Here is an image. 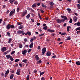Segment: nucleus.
Here are the masks:
<instances>
[{"instance_id": "nucleus-21", "label": "nucleus", "mask_w": 80, "mask_h": 80, "mask_svg": "<svg viewBox=\"0 0 80 80\" xmlns=\"http://www.w3.org/2000/svg\"><path fill=\"white\" fill-rule=\"evenodd\" d=\"M6 28L7 29H10V24H8Z\"/></svg>"}, {"instance_id": "nucleus-10", "label": "nucleus", "mask_w": 80, "mask_h": 80, "mask_svg": "<svg viewBox=\"0 0 80 80\" xmlns=\"http://www.w3.org/2000/svg\"><path fill=\"white\" fill-rule=\"evenodd\" d=\"M46 55L47 56H50L51 55V52L49 51H48L47 53H46Z\"/></svg>"}, {"instance_id": "nucleus-35", "label": "nucleus", "mask_w": 80, "mask_h": 80, "mask_svg": "<svg viewBox=\"0 0 80 80\" xmlns=\"http://www.w3.org/2000/svg\"><path fill=\"white\" fill-rule=\"evenodd\" d=\"M24 42H28V39H27V38H24Z\"/></svg>"}, {"instance_id": "nucleus-56", "label": "nucleus", "mask_w": 80, "mask_h": 80, "mask_svg": "<svg viewBox=\"0 0 80 80\" xmlns=\"http://www.w3.org/2000/svg\"><path fill=\"white\" fill-rule=\"evenodd\" d=\"M19 65L20 66V67H22V66L23 65V64L22 63H19Z\"/></svg>"}, {"instance_id": "nucleus-28", "label": "nucleus", "mask_w": 80, "mask_h": 80, "mask_svg": "<svg viewBox=\"0 0 80 80\" xmlns=\"http://www.w3.org/2000/svg\"><path fill=\"white\" fill-rule=\"evenodd\" d=\"M19 48H22V47H23V45H22V44H19Z\"/></svg>"}, {"instance_id": "nucleus-4", "label": "nucleus", "mask_w": 80, "mask_h": 80, "mask_svg": "<svg viewBox=\"0 0 80 80\" xmlns=\"http://www.w3.org/2000/svg\"><path fill=\"white\" fill-rule=\"evenodd\" d=\"M15 9H14L10 13L9 15L10 16H12L14 13H15Z\"/></svg>"}, {"instance_id": "nucleus-60", "label": "nucleus", "mask_w": 80, "mask_h": 80, "mask_svg": "<svg viewBox=\"0 0 80 80\" xmlns=\"http://www.w3.org/2000/svg\"><path fill=\"white\" fill-rule=\"evenodd\" d=\"M62 22H65V20H66L65 19H62L61 20Z\"/></svg>"}, {"instance_id": "nucleus-37", "label": "nucleus", "mask_w": 80, "mask_h": 80, "mask_svg": "<svg viewBox=\"0 0 80 80\" xmlns=\"http://www.w3.org/2000/svg\"><path fill=\"white\" fill-rule=\"evenodd\" d=\"M17 12H19L20 11V8H17Z\"/></svg>"}, {"instance_id": "nucleus-6", "label": "nucleus", "mask_w": 80, "mask_h": 80, "mask_svg": "<svg viewBox=\"0 0 80 80\" xmlns=\"http://www.w3.org/2000/svg\"><path fill=\"white\" fill-rule=\"evenodd\" d=\"M27 53V50H23L22 52V54L24 56H25Z\"/></svg>"}, {"instance_id": "nucleus-51", "label": "nucleus", "mask_w": 80, "mask_h": 80, "mask_svg": "<svg viewBox=\"0 0 80 80\" xmlns=\"http://www.w3.org/2000/svg\"><path fill=\"white\" fill-rule=\"evenodd\" d=\"M40 48H41L40 46H38V47L37 49L38 50H40Z\"/></svg>"}, {"instance_id": "nucleus-44", "label": "nucleus", "mask_w": 80, "mask_h": 80, "mask_svg": "<svg viewBox=\"0 0 80 80\" xmlns=\"http://www.w3.org/2000/svg\"><path fill=\"white\" fill-rule=\"evenodd\" d=\"M41 13H45V12L43 11V10H42V9H40V10Z\"/></svg>"}, {"instance_id": "nucleus-3", "label": "nucleus", "mask_w": 80, "mask_h": 80, "mask_svg": "<svg viewBox=\"0 0 80 80\" xmlns=\"http://www.w3.org/2000/svg\"><path fill=\"white\" fill-rule=\"evenodd\" d=\"M9 72H10V70H9V69H8L4 74L5 77H7V76L8 75V74L9 73Z\"/></svg>"}, {"instance_id": "nucleus-20", "label": "nucleus", "mask_w": 80, "mask_h": 80, "mask_svg": "<svg viewBox=\"0 0 80 80\" xmlns=\"http://www.w3.org/2000/svg\"><path fill=\"white\" fill-rule=\"evenodd\" d=\"M14 2H15V0H9L10 3L11 4H13Z\"/></svg>"}, {"instance_id": "nucleus-7", "label": "nucleus", "mask_w": 80, "mask_h": 80, "mask_svg": "<svg viewBox=\"0 0 80 80\" xmlns=\"http://www.w3.org/2000/svg\"><path fill=\"white\" fill-rule=\"evenodd\" d=\"M61 17L62 18H63L64 20H67L68 19L66 17V16H61Z\"/></svg>"}, {"instance_id": "nucleus-64", "label": "nucleus", "mask_w": 80, "mask_h": 80, "mask_svg": "<svg viewBox=\"0 0 80 80\" xmlns=\"http://www.w3.org/2000/svg\"><path fill=\"white\" fill-rule=\"evenodd\" d=\"M78 3H80V0H77Z\"/></svg>"}, {"instance_id": "nucleus-59", "label": "nucleus", "mask_w": 80, "mask_h": 80, "mask_svg": "<svg viewBox=\"0 0 80 80\" xmlns=\"http://www.w3.org/2000/svg\"><path fill=\"white\" fill-rule=\"evenodd\" d=\"M45 80V78L43 77L41 78V80Z\"/></svg>"}, {"instance_id": "nucleus-45", "label": "nucleus", "mask_w": 80, "mask_h": 80, "mask_svg": "<svg viewBox=\"0 0 80 80\" xmlns=\"http://www.w3.org/2000/svg\"><path fill=\"white\" fill-rule=\"evenodd\" d=\"M43 29H44V30H47V27L46 26L43 27Z\"/></svg>"}, {"instance_id": "nucleus-18", "label": "nucleus", "mask_w": 80, "mask_h": 80, "mask_svg": "<svg viewBox=\"0 0 80 80\" xmlns=\"http://www.w3.org/2000/svg\"><path fill=\"white\" fill-rule=\"evenodd\" d=\"M33 42H32L29 45L30 48H33Z\"/></svg>"}, {"instance_id": "nucleus-19", "label": "nucleus", "mask_w": 80, "mask_h": 80, "mask_svg": "<svg viewBox=\"0 0 80 80\" xmlns=\"http://www.w3.org/2000/svg\"><path fill=\"white\" fill-rule=\"evenodd\" d=\"M13 77H14V75L13 74H11L10 76V79H13Z\"/></svg>"}, {"instance_id": "nucleus-46", "label": "nucleus", "mask_w": 80, "mask_h": 80, "mask_svg": "<svg viewBox=\"0 0 80 80\" xmlns=\"http://www.w3.org/2000/svg\"><path fill=\"white\" fill-rule=\"evenodd\" d=\"M33 39H31L30 40V42H31V43H33Z\"/></svg>"}, {"instance_id": "nucleus-42", "label": "nucleus", "mask_w": 80, "mask_h": 80, "mask_svg": "<svg viewBox=\"0 0 80 80\" xmlns=\"http://www.w3.org/2000/svg\"><path fill=\"white\" fill-rule=\"evenodd\" d=\"M69 23H72V18H71L70 19V21H69Z\"/></svg>"}, {"instance_id": "nucleus-34", "label": "nucleus", "mask_w": 80, "mask_h": 80, "mask_svg": "<svg viewBox=\"0 0 80 80\" xmlns=\"http://www.w3.org/2000/svg\"><path fill=\"white\" fill-rule=\"evenodd\" d=\"M30 17V14H28L26 16L27 18H29Z\"/></svg>"}, {"instance_id": "nucleus-15", "label": "nucleus", "mask_w": 80, "mask_h": 80, "mask_svg": "<svg viewBox=\"0 0 80 80\" xmlns=\"http://www.w3.org/2000/svg\"><path fill=\"white\" fill-rule=\"evenodd\" d=\"M73 20L74 22H76L77 20V17L75 16L73 17Z\"/></svg>"}, {"instance_id": "nucleus-47", "label": "nucleus", "mask_w": 80, "mask_h": 80, "mask_svg": "<svg viewBox=\"0 0 80 80\" xmlns=\"http://www.w3.org/2000/svg\"><path fill=\"white\" fill-rule=\"evenodd\" d=\"M66 33H67L66 32H63V33H62V34H61V35H65V34H66Z\"/></svg>"}, {"instance_id": "nucleus-1", "label": "nucleus", "mask_w": 80, "mask_h": 80, "mask_svg": "<svg viewBox=\"0 0 80 80\" xmlns=\"http://www.w3.org/2000/svg\"><path fill=\"white\" fill-rule=\"evenodd\" d=\"M47 49H46V48H42V53L41 55H44V54H45V53L46 52V50Z\"/></svg>"}, {"instance_id": "nucleus-8", "label": "nucleus", "mask_w": 80, "mask_h": 80, "mask_svg": "<svg viewBox=\"0 0 80 80\" xmlns=\"http://www.w3.org/2000/svg\"><path fill=\"white\" fill-rule=\"evenodd\" d=\"M23 32H24L23 31H18L17 32V33L18 34H22V33H23Z\"/></svg>"}, {"instance_id": "nucleus-2", "label": "nucleus", "mask_w": 80, "mask_h": 80, "mask_svg": "<svg viewBox=\"0 0 80 80\" xmlns=\"http://www.w3.org/2000/svg\"><path fill=\"white\" fill-rule=\"evenodd\" d=\"M7 50H8V49H7L6 47H3L1 49V52H5V51H7Z\"/></svg>"}, {"instance_id": "nucleus-25", "label": "nucleus", "mask_w": 80, "mask_h": 80, "mask_svg": "<svg viewBox=\"0 0 80 80\" xmlns=\"http://www.w3.org/2000/svg\"><path fill=\"white\" fill-rule=\"evenodd\" d=\"M42 63V60H39L37 62V64H39V63Z\"/></svg>"}, {"instance_id": "nucleus-12", "label": "nucleus", "mask_w": 80, "mask_h": 80, "mask_svg": "<svg viewBox=\"0 0 80 80\" xmlns=\"http://www.w3.org/2000/svg\"><path fill=\"white\" fill-rule=\"evenodd\" d=\"M71 27L70 26H68L67 27V32H69V31H70V30H71Z\"/></svg>"}, {"instance_id": "nucleus-27", "label": "nucleus", "mask_w": 80, "mask_h": 80, "mask_svg": "<svg viewBox=\"0 0 80 80\" xmlns=\"http://www.w3.org/2000/svg\"><path fill=\"white\" fill-rule=\"evenodd\" d=\"M40 76H41V75H43V74H44V73H45V72H40Z\"/></svg>"}, {"instance_id": "nucleus-39", "label": "nucleus", "mask_w": 80, "mask_h": 80, "mask_svg": "<svg viewBox=\"0 0 80 80\" xmlns=\"http://www.w3.org/2000/svg\"><path fill=\"white\" fill-rule=\"evenodd\" d=\"M78 30H80V27H79L76 29V31H77Z\"/></svg>"}, {"instance_id": "nucleus-41", "label": "nucleus", "mask_w": 80, "mask_h": 80, "mask_svg": "<svg viewBox=\"0 0 80 80\" xmlns=\"http://www.w3.org/2000/svg\"><path fill=\"white\" fill-rule=\"evenodd\" d=\"M7 34L8 35V37H10V36H11L10 33V32H7Z\"/></svg>"}, {"instance_id": "nucleus-23", "label": "nucleus", "mask_w": 80, "mask_h": 80, "mask_svg": "<svg viewBox=\"0 0 80 80\" xmlns=\"http://www.w3.org/2000/svg\"><path fill=\"white\" fill-rule=\"evenodd\" d=\"M76 65H80V61H78V62H77L76 63Z\"/></svg>"}, {"instance_id": "nucleus-38", "label": "nucleus", "mask_w": 80, "mask_h": 80, "mask_svg": "<svg viewBox=\"0 0 80 80\" xmlns=\"http://www.w3.org/2000/svg\"><path fill=\"white\" fill-rule=\"evenodd\" d=\"M10 28H14L15 27L13 25H10Z\"/></svg>"}, {"instance_id": "nucleus-24", "label": "nucleus", "mask_w": 80, "mask_h": 80, "mask_svg": "<svg viewBox=\"0 0 80 80\" xmlns=\"http://www.w3.org/2000/svg\"><path fill=\"white\" fill-rule=\"evenodd\" d=\"M42 7H43L44 8H46V5H45L43 3H42Z\"/></svg>"}, {"instance_id": "nucleus-17", "label": "nucleus", "mask_w": 80, "mask_h": 80, "mask_svg": "<svg viewBox=\"0 0 80 80\" xmlns=\"http://www.w3.org/2000/svg\"><path fill=\"white\" fill-rule=\"evenodd\" d=\"M37 6V3H35L32 5V8H35Z\"/></svg>"}, {"instance_id": "nucleus-16", "label": "nucleus", "mask_w": 80, "mask_h": 80, "mask_svg": "<svg viewBox=\"0 0 80 80\" xmlns=\"http://www.w3.org/2000/svg\"><path fill=\"white\" fill-rule=\"evenodd\" d=\"M57 23H61L62 22V20L60 19H57L56 20Z\"/></svg>"}, {"instance_id": "nucleus-33", "label": "nucleus", "mask_w": 80, "mask_h": 80, "mask_svg": "<svg viewBox=\"0 0 80 80\" xmlns=\"http://www.w3.org/2000/svg\"><path fill=\"white\" fill-rule=\"evenodd\" d=\"M67 40H71V38H70V36L68 37L67 38Z\"/></svg>"}, {"instance_id": "nucleus-62", "label": "nucleus", "mask_w": 80, "mask_h": 80, "mask_svg": "<svg viewBox=\"0 0 80 80\" xmlns=\"http://www.w3.org/2000/svg\"><path fill=\"white\" fill-rule=\"evenodd\" d=\"M23 23H20V22H18L17 23V25H22V24Z\"/></svg>"}, {"instance_id": "nucleus-30", "label": "nucleus", "mask_w": 80, "mask_h": 80, "mask_svg": "<svg viewBox=\"0 0 80 80\" xmlns=\"http://www.w3.org/2000/svg\"><path fill=\"white\" fill-rule=\"evenodd\" d=\"M12 39L11 38H9L8 43H11V41H12Z\"/></svg>"}, {"instance_id": "nucleus-43", "label": "nucleus", "mask_w": 80, "mask_h": 80, "mask_svg": "<svg viewBox=\"0 0 80 80\" xmlns=\"http://www.w3.org/2000/svg\"><path fill=\"white\" fill-rule=\"evenodd\" d=\"M15 52L14 51H12V52L11 54L12 55H13L15 53Z\"/></svg>"}, {"instance_id": "nucleus-9", "label": "nucleus", "mask_w": 80, "mask_h": 80, "mask_svg": "<svg viewBox=\"0 0 80 80\" xmlns=\"http://www.w3.org/2000/svg\"><path fill=\"white\" fill-rule=\"evenodd\" d=\"M27 11H26L24 12L22 14V17L25 16V15H26V14H27Z\"/></svg>"}, {"instance_id": "nucleus-5", "label": "nucleus", "mask_w": 80, "mask_h": 80, "mask_svg": "<svg viewBox=\"0 0 80 80\" xmlns=\"http://www.w3.org/2000/svg\"><path fill=\"white\" fill-rule=\"evenodd\" d=\"M21 71L20 69H18L17 70V72L16 73V74H17L18 75H20V72Z\"/></svg>"}, {"instance_id": "nucleus-49", "label": "nucleus", "mask_w": 80, "mask_h": 80, "mask_svg": "<svg viewBox=\"0 0 80 80\" xmlns=\"http://www.w3.org/2000/svg\"><path fill=\"white\" fill-rule=\"evenodd\" d=\"M44 35V33H42L41 34H40L39 35V37H42V36H43Z\"/></svg>"}, {"instance_id": "nucleus-52", "label": "nucleus", "mask_w": 80, "mask_h": 80, "mask_svg": "<svg viewBox=\"0 0 80 80\" xmlns=\"http://www.w3.org/2000/svg\"><path fill=\"white\" fill-rule=\"evenodd\" d=\"M23 62H24V63H26V62H27V60L25 59L23 60Z\"/></svg>"}, {"instance_id": "nucleus-54", "label": "nucleus", "mask_w": 80, "mask_h": 80, "mask_svg": "<svg viewBox=\"0 0 80 80\" xmlns=\"http://www.w3.org/2000/svg\"><path fill=\"white\" fill-rule=\"evenodd\" d=\"M73 13H74V15H76V16H78V14H77V13L74 12Z\"/></svg>"}, {"instance_id": "nucleus-55", "label": "nucleus", "mask_w": 80, "mask_h": 80, "mask_svg": "<svg viewBox=\"0 0 80 80\" xmlns=\"http://www.w3.org/2000/svg\"><path fill=\"white\" fill-rule=\"evenodd\" d=\"M31 50H32L31 49H29L28 51V53H30V52H31Z\"/></svg>"}, {"instance_id": "nucleus-31", "label": "nucleus", "mask_w": 80, "mask_h": 80, "mask_svg": "<svg viewBox=\"0 0 80 80\" xmlns=\"http://www.w3.org/2000/svg\"><path fill=\"white\" fill-rule=\"evenodd\" d=\"M77 7L78 9H80V5L77 4Z\"/></svg>"}, {"instance_id": "nucleus-58", "label": "nucleus", "mask_w": 80, "mask_h": 80, "mask_svg": "<svg viewBox=\"0 0 80 80\" xmlns=\"http://www.w3.org/2000/svg\"><path fill=\"white\" fill-rule=\"evenodd\" d=\"M3 75H4V74L3 73V72H2L1 73V76L3 77Z\"/></svg>"}, {"instance_id": "nucleus-13", "label": "nucleus", "mask_w": 80, "mask_h": 80, "mask_svg": "<svg viewBox=\"0 0 80 80\" xmlns=\"http://www.w3.org/2000/svg\"><path fill=\"white\" fill-rule=\"evenodd\" d=\"M35 58L36 60H37L38 61L40 59V58L38 57V56L37 55H36Z\"/></svg>"}, {"instance_id": "nucleus-11", "label": "nucleus", "mask_w": 80, "mask_h": 80, "mask_svg": "<svg viewBox=\"0 0 80 80\" xmlns=\"http://www.w3.org/2000/svg\"><path fill=\"white\" fill-rule=\"evenodd\" d=\"M48 32H51V33H53V32H54V30L52 29H48Z\"/></svg>"}, {"instance_id": "nucleus-63", "label": "nucleus", "mask_w": 80, "mask_h": 80, "mask_svg": "<svg viewBox=\"0 0 80 80\" xmlns=\"http://www.w3.org/2000/svg\"><path fill=\"white\" fill-rule=\"evenodd\" d=\"M31 20L32 21V22H35V20H34V19H31Z\"/></svg>"}, {"instance_id": "nucleus-22", "label": "nucleus", "mask_w": 80, "mask_h": 80, "mask_svg": "<svg viewBox=\"0 0 80 80\" xmlns=\"http://www.w3.org/2000/svg\"><path fill=\"white\" fill-rule=\"evenodd\" d=\"M23 28V26H22V25H20L19 27V29H22V28Z\"/></svg>"}, {"instance_id": "nucleus-53", "label": "nucleus", "mask_w": 80, "mask_h": 80, "mask_svg": "<svg viewBox=\"0 0 80 80\" xmlns=\"http://www.w3.org/2000/svg\"><path fill=\"white\" fill-rule=\"evenodd\" d=\"M67 10L68 11H71V9L69 8H68L67 9Z\"/></svg>"}, {"instance_id": "nucleus-14", "label": "nucleus", "mask_w": 80, "mask_h": 80, "mask_svg": "<svg viewBox=\"0 0 80 80\" xmlns=\"http://www.w3.org/2000/svg\"><path fill=\"white\" fill-rule=\"evenodd\" d=\"M12 56H10L9 55H7L6 56V57L8 59H9V58H10Z\"/></svg>"}, {"instance_id": "nucleus-40", "label": "nucleus", "mask_w": 80, "mask_h": 80, "mask_svg": "<svg viewBox=\"0 0 80 80\" xmlns=\"http://www.w3.org/2000/svg\"><path fill=\"white\" fill-rule=\"evenodd\" d=\"M27 80H29V78H30V76L29 75H28L27 77Z\"/></svg>"}, {"instance_id": "nucleus-48", "label": "nucleus", "mask_w": 80, "mask_h": 80, "mask_svg": "<svg viewBox=\"0 0 80 80\" xmlns=\"http://www.w3.org/2000/svg\"><path fill=\"white\" fill-rule=\"evenodd\" d=\"M18 2L17 1H15L14 2V4L15 5H18Z\"/></svg>"}, {"instance_id": "nucleus-61", "label": "nucleus", "mask_w": 80, "mask_h": 80, "mask_svg": "<svg viewBox=\"0 0 80 80\" xmlns=\"http://www.w3.org/2000/svg\"><path fill=\"white\" fill-rule=\"evenodd\" d=\"M40 25V23L39 22H37V25H38V26Z\"/></svg>"}, {"instance_id": "nucleus-57", "label": "nucleus", "mask_w": 80, "mask_h": 80, "mask_svg": "<svg viewBox=\"0 0 80 80\" xmlns=\"http://www.w3.org/2000/svg\"><path fill=\"white\" fill-rule=\"evenodd\" d=\"M56 57H57V56H56V55H54V56H53L52 57V58H56Z\"/></svg>"}, {"instance_id": "nucleus-26", "label": "nucleus", "mask_w": 80, "mask_h": 80, "mask_svg": "<svg viewBox=\"0 0 80 80\" xmlns=\"http://www.w3.org/2000/svg\"><path fill=\"white\" fill-rule=\"evenodd\" d=\"M49 4L51 6H53V5H54V3L52 2H50Z\"/></svg>"}, {"instance_id": "nucleus-50", "label": "nucleus", "mask_w": 80, "mask_h": 80, "mask_svg": "<svg viewBox=\"0 0 80 80\" xmlns=\"http://www.w3.org/2000/svg\"><path fill=\"white\" fill-rule=\"evenodd\" d=\"M18 61H19V59H17L15 61V62H17Z\"/></svg>"}, {"instance_id": "nucleus-29", "label": "nucleus", "mask_w": 80, "mask_h": 80, "mask_svg": "<svg viewBox=\"0 0 80 80\" xmlns=\"http://www.w3.org/2000/svg\"><path fill=\"white\" fill-rule=\"evenodd\" d=\"M38 16L40 19H42V18L41 17V16L40 15V13H38Z\"/></svg>"}, {"instance_id": "nucleus-36", "label": "nucleus", "mask_w": 80, "mask_h": 80, "mask_svg": "<svg viewBox=\"0 0 80 80\" xmlns=\"http://www.w3.org/2000/svg\"><path fill=\"white\" fill-rule=\"evenodd\" d=\"M27 33H28V34L29 35V36H30L31 35V34H32V33H31V32H27Z\"/></svg>"}, {"instance_id": "nucleus-32", "label": "nucleus", "mask_w": 80, "mask_h": 80, "mask_svg": "<svg viewBox=\"0 0 80 80\" xmlns=\"http://www.w3.org/2000/svg\"><path fill=\"white\" fill-rule=\"evenodd\" d=\"M9 59L10 60H11V61H13V60H14L13 58H12V56H11Z\"/></svg>"}]
</instances>
